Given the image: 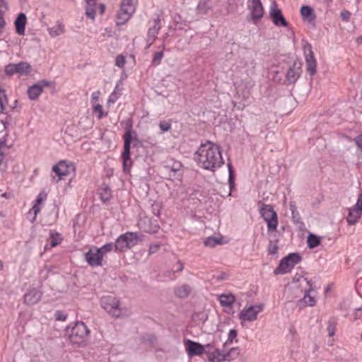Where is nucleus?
I'll list each match as a JSON object with an SVG mask.
<instances>
[{"label":"nucleus","mask_w":362,"mask_h":362,"mask_svg":"<svg viewBox=\"0 0 362 362\" xmlns=\"http://www.w3.org/2000/svg\"><path fill=\"white\" fill-rule=\"evenodd\" d=\"M7 10L5 0H0V13H4Z\"/></svg>","instance_id":"6e6d98bb"},{"label":"nucleus","mask_w":362,"mask_h":362,"mask_svg":"<svg viewBox=\"0 0 362 362\" xmlns=\"http://www.w3.org/2000/svg\"><path fill=\"white\" fill-rule=\"evenodd\" d=\"M195 159L202 168L210 170H214L223 163L218 146L210 141L201 145L196 152Z\"/></svg>","instance_id":"f257e3e1"},{"label":"nucleus","mask_w":362,"mask_h":362,"mask_svg":"<svg viewBox=\"0 0 362 362\" xmlns=\"http://www.w3.org/2000/svg\"><path fill=\"white\" fill-rule=\"evenodd\" d=\"M95 4H92L90 5L87 4L86 8V14L87 17L89 18L94 20L95 19Z\"/></svg>","instance_id":"58836bf2"},{"label":"nucleus","mask_w":362,"mask_h":362,"mask_svg":"<svg viewBox=\"0 0 362 362\" xmlns=\"http://www.w3.org/2000/svg\"><path fill=\"white\" fill-rule=\"evenodd\" d=\"M49 238L51 247L57 246L62 241V238L59 236V235L54 232H50Z\"/></svg>","instance_id":"e433bc0d"},{"label":"nucleus","mask_w":362,"mask_h":362,"mask_svg":"<svg viewBox=\"0 0 362 362\" xmlns=\"http://www.w3.org/2000/svg\"><path fill=\"white\" fill-rule=\"evenodd\" d=\"M235 300V297L231 293L221 294L219 296V302L223 307L231 306Z\"/></svg>","instance_id":"b1692460"},{"label":"nucleus","mask_w":362,"mask_h":362,"mask_svg":"<svg viewBox=\"0 0 362 362\" xmlns=\"http://www.w3.org/2000/svg\"><path fill=\"white\" fill-rule=\"evenodd\" d=\"M160 129L163 132H168L171 127V124L169 122L161 121L159 124Z\"/></svg>","instance_id":"09e8293b"},{"label":"nucleus","mask_w":362,"mask_h":362,"mask_svg":"<svg viewBox=\"0 0 362 362\" xmlns=\"http://www.w3.org/2000/svg\"><path fill=\"white\" fill-rule=\"evenodd\" d=\"M356 42H357L358 44L362 43V35H361V36H359V37L356 39Z\"/></svg>","instance_id":"69168bd1"},{"label":"nucleus","mask_w":362,"mask_h":362,"mask_svg":"<svg viewBox=\"0 0 362 362\" xmlns=\"http://www.w3.org/2000/svg\"><path fill=\"white\" fill-rule=\"evenodd\" d=\"M289 208H290V210L291 211V214H292V218H293V221L296 223H298L300 222V216L298 213V211H297V207L296 206V204L294 202H291L290 204H289Z\"/></svg>","instance_id":"72a5a7b5"},{"label":"nucleus","mask_w":362,"mask_h":362,"mask_svg":"<svg viewBox=\"0 0 362 362\" xmlns=\"http://www.w3.org/2000/svg\"><path fill=\"white\" fill-rule=\"evenodd\" d=\"M191 292V288L187 284L177 287L175 290V295L181 298L187 297Z\"/></svg>","instance_id":"a878e982"},{"label":"nucleus","mask_w":362,"mask_h":362,"mask_svg":"<svg viewBox=\"0 0 362 362\" xmlns=\"http://www.w3.org/2000/svg\"><path fill=\"white\" fill-rule=\"evenodd\" d=\"M311 290L312 288L310 286L308 290L305 291L303 298L298 301L297 306L299 309H303L306 306H314L316 304L315 298L310 294Z\"/></svg>","instance_id":"a211bd4d"},{"label":"nucleus","mask_w":362,"mask_h":362,"mask_svg":"<svg viewBox=\"0 0 362 362\" xmlns=\"http://www.w3.org/2000/svg\"><path fill=\"white\" fill-rule=\"evenodd\" d=\"M279 247L276 243L270 242L268 246L269 252L272 255H276L278 252Z\"/></svg>","instance_id":"de8ad7c7"},{"label":"nucleus","mask_w":362,"mask_h":362,"mask_svg":"<svg viewBox=\"0 0 362 362\" xmlns=\"http://www.w3.org/2000/svg\"><path fill=\"white\" fill-rule=\"evenodd\" d=\"M7 103V98L5 93V90L0 88V107L1 112L4 113L6 110V105Z\"/></svg>","instance_id":"4c0bfd02"},{"label":"nucleus","mask_w":362,"mask_h":362,"mask_svg":"<svg viewBox=\"0 0 362 362\" xmlns=\"http://www.w3.org/2000/svg\"><path fill=\"white\" fill-rule=\"evenodd\" d=\"M100 304L103 308L116 318L127 317L132 314L129 309L119 307V300L110 296L103 297L100 300Z\"/></svg>","instance_id":"f03ea898"},{"label":"nucleus","mask_w":362,"mask_h":362,"mask_svg":"<svg viewBox=\"0 0 362 362\" xmlns=\"http://www.w3.org/2000/svg\"><path fill=\"white\" fill-rule=\"evenodd\" d=\"M114 247H115L114 244L108 243V244H105L100 248H98V250L99 251V253L101 255L102 257L103 258V256L107 252H110L113 249Z\"/></svg>","instance_id":"ea45409f"},{"label":"nucleus","mask_w":362,"mask_h":362,"mask_svg":"<svg viewBox=\"0 0 362 362\" xmlns=\"http://www.w3.org/2000/svg\"><path fill=\"white\" fill-rule=\"evenodd\" d=\"M320 242L321 238L314 234H310L308 236L307 243L308 247L310 249L317 247L320 244Z\"/></svg>","instance_id":"2f4dec72"},{"label":"nucleus","mask_w":362,"mask_h":362,"mask_svg":"<svg viewBox=\"0 0 362 362\" xmlns=\"http://www.w3.org/2000/svg\"><path fill=\"white\" fill-rule=\"evenodd\" d=\"M300 14L303 18L309 21L314 20L315 17L313 8L309 6H303L300 8Z\"/></svg>","instance_id":"cd10ccee"},{"label":"nucleus","mask_w":362,"mask_h":362,"mask_svg":"<svg viewBox=\"0 0 362 362\" xmlns=\"http://www.w3.org/2000/svg\"><path fill=\"white\" fill-rule=\"evenodd\" d=\"M163 57V52L162 51L156 52L153 58L152 64L156 66L160 64Z\"/></svg>","instance_id":"c03bdc74"},{"label":"nucleus","mask_w":362,"mask_h":362,"mask_svg":"<svg viewBox=\"0 0 362 362\" xmlns=\"http://www.w3.org/2000/svg\"><path fill=\"white\" fill-rule=\"evenodd\" d=\"M150 221V219L148 218H144L142 219H140V221L138 223L139 227L142 229L146 233H155L156 230L151 228L150 227L146 226V223Z\"/></svg>","instance_id":"c9c22d12"},{"label":"nucleus","mask_w":362,"mask_h":362,"mask_svg":"<svg viewBox=\"0 0 362 362\" xmlns=\"http://www.w3.org/2000/svg\"><path fill=\"white\" fill-rule=\"evenodd\" d=\"M41 292L35 288H33L25 294L24 301L26 304L32 305L39 302L41 299Z\"/></svg>","instance_id":"aec40b11"},{"label":"nucleus","mask_w":362,"mask_h":362,"mask_svg":"<svg viewBox=\"0 0 362 362\" xmlns=\"http://www.w3.org/2000/svg\"><path fill=\"white\" fill-rule=\"evenodd\" d=\"M356 143L359 148H362V134L357 136Z\"/></svg>","instance_id":"bf43d9fd"},{"label":"nucleus","mask_w":362,"mask_h":362,"mask_svg":"<svg viewBox=\"0 0 362 362\" xmlns=\"http://www.w3.org/2000/svg\"><path fill=\"white\" fill-rule=\"evenodd\" d=\"M204 349L205 348L213 349L214 347V346L211 343L207 344L204 345Z\"/></svg>","instance_id":"680f3d73"},{"label":"nucleus","mask_w":362,"mask_h":362,"mask_svg":"<svg viewBox=\"0 0 362 362\" xmlns=\"http://www.w3.org/2000/svg\"><path fill=\"white\" fill-rule=\"evenodd\" d=\"M226 348L224 347L223 348L225 361L233 360L239 356L240 352L238 348H230L227 352H226Z\"/></svg>","instance_id":"bb28decb"},{"label":"nucleus","mask_w":362,"mask_h":362,"mask_svg":"<svg viewBox=\"0 0 362 362\" xmlns=\"http://www.w3.org/2000/svg\"><path fill=\"white\" fill-rule=\"evenodd\" d=\"M263 306L262 305H251L247 308L242 310L239 313V319L242 321L252 322L257 320V315L262 312Z\"/></svg>","instance_id":"6e6552de"},{"label":"nucleus","mask_w":362,"mask_h":362,"mask_svg":"<svg viewBox=\"0 0 362 362\" xmlns=\"http://www.w3.org/2000/svg\"><path fill=\"white\" fill-rule=\"evenodd\" d=\"M100 199L103 202H106L110 199L111 190L107 186H102L99 189Z\"/></svg>","instance_id":"7c9ffc66"},{"label":"nucleus","mask_w":362,"mask_h":362,"mask_svg":"<svg viewBox=\"0 0 362 362\" xmlns=\"http://www.w3.org/2000/svg\"><path fill=\"white\" fill-rule=\"evenodd\" d=\"M228 172H229L228 182H229V186H230V190H232V189L234 186V183H235V177H234V173H233V167L230 163H228Z\"/></svg>","instance_id":"a19ab883"},{"label":"nucleus","mask_w":362,"mask_h":362,"mask_svg":"<svg viewBox=\"0 0 362 362\" xmlns=\"http://www.w3.org/2000/svg\"><path fill=\"white\" fill-rule=\"evenodd\" d=\"M341 18L343 21H348L351 17V13L349 11H343L340 14Z\"/></svg>","instance_id":"864d4df0"},{"label":"nucleus","mask_w":362,"mask_h":362,"mask_svg":"<svg viewBox=\"0 0 362 362\" xmlns=\"http://www.w3.org/2000/svg\"><path fill=\"white\" fill-rule=\"evenodd\" d=\"M134 10V0H124L117 13L119 23H124L128 21Z\"/></svg>","instance_id":"1a4fd4ad"},{"label":"nucleus","mask_w":362,"mask_h":362,"mask_svg":"<svg viewBox=\"0 0 362 362\" xmlns=\"http://www.w3.org/2000/svg\"><path fill=\"white\" fill-rule=\"evenodd\" d=\"M118 98H119L118 93L115 90L113 91V93H112L111 95H110L107 102H108L109 104L110 103H115L117 101V100L118 99Z\"/></svg>","instance_id":"3c124183"},{"label":"nucleus","mask_w":362,"mask_h":362,"mask_svg":"<svg viewBox=\"0 0 362 362\" xmlns=\"http://www.w3.org/2000/svg\"><path fill=\"white\" fill-rule=\"evenodd\" d=\"M301 259L298 253H291L283 258L275 269V274H284L289 272Z\"/></svg>","instance_id":"20e7f679"},{"label":"nucleus","mask_w":362,"mask_h":362,"mask_svg":"<svg viewBox=\"0 0 362 362\" xmlns=\"http://www.w3.org/2000/svg\"><path fill=\"white\" fill-rule=\"evenodd\" d=\"M105 8V5H104V4H100V12H101V13H103L104 12Z\"/></svg>","instance_id":"e2e57ef3"},{"label":"nucleus","mask_w":362,"mask_h":362,"mask_svg":"<svg viewBox=\"0 0 362 362\" xmlns=\"http://www.w3.org/2000/svg\"><path fill=\"white\" fill-rule=\"evenodd\" d=\"M17 73L20 74H27L29 73L30 69V65L27 62H20L16 64V68Z\"/></svg>","instance_id":"473e14b6"},{"label":"nucleus","mask_w":362,"mask_h":362,"mask_svg":"<svg viewBox=\"0 0 362 362\" xmlns=\"http://www.w3.org/2000/svg\"><path fill=\"white\" fill-rule=\"evenodd\" d=\"M47 197V194L45 192H40L36 200H35V204L33 206L32 210L34 212V219L35 218V216L40 211V208L39 205L42 202L44 199H45Z\"/></svg>","instance_id":"c85d7f7f"},{"label":"nucleus","mask_w":362,"mask_h":362,"mask_svg":"<svg viewBox=\"0 0 362 362\" xmlns=\"http://www.w3.org/2000/svg\"><path fill=\"white\" fill-rule=\"evenodd\" d=\"M182 269H183V265H182V264L180 263V267L179 268V270L181 271V270H182Z\"/></svg>","instance_id":"774afa93"},{"label":"nucleus","mask_w":362,"mask_h":362,"mask_svg":"<svg viewBox=\"0 0 362 362\" xmlns=\"http://www.w3.org/2000/svg\"><path fill=\"white\" fill-rule=\"evenodd\" d=\"M221 238L211 236L204 240V244L206 247H214L217 245L221 244Z\"/></svg>","instance_id":"f704fd0d"},{"label":"nucleus","mask_w":362,"mask_h":362,"mask_svg":"<svg viewBox=\"0 0 362 362\" xmlns=\"http://www.w3.org/2000/svg\"><path fill=\"white\" fill-rule=\"evenodd\" d=\"M50 82L47 80L40 81L37 83H35L30 86L28 89V95L30 100H36L38 98L40 93L42 92L44 88L49 86Z\"/></svg>","instance_id":"2eb2a0df"},{"label":"nucleus","mask_w":362,"mask_h":362,"mask_svg":"<svg viewBox=\"0 0 362 362\" xmlns=\"http://www.w3.org/2000/svg\"><path fill=\"white\" fill-rule=\"evenodd\" d=\"M94 110L100 112V116H99L100 118H101L103 117V113H102L103 107H102V105H100L99 104L95 105L94 106Z\"/></svg>","instance_id":"13d9d810"},{"label":"nucleus","mask_w":362,"mask_h":362,"mask_svg":"<svg viewBox=\"0 0 362 362\" xmlns=\"http://www.w3.org/2000/svg\"><path fill=\"white\" fill-rule=\"evenodd\" d=\"M1 14L2 13H0V28H4L6 25L5 21Z\"/></svg>","instance_id":"052dcab7"},{"label":"nucleus","mask_w":362,"mask_h":362,"mask_svg":"<svg viewBox=\"0 0 362 362\" xmlns=\"http://www.w3.org/2000/svg\"><path fill=\"white\" fill-rule=\"evenodd\" d=\"M237 337V332L235 329H230L228 334V337L226 341L225 342L223 346L224 348H226V346L229 344H230L233 339Z\"/></svg>","instance_id":"79ce46f5"},{"label":"nucleus","mask_w":362,"mask_h":362,"mask_svg":"<svg viewBox=\"0 0 362 362\" xmlns=\"http://www.w3.org/2000/svg\"><path fill=\"white\" fill-rule=\"evenodd\" d=\"M90 331L83 322H76L71 328H68L67 334L73 343H79L86 337Z\"/></svg>","instance_id":"39448f33"},{"label":"nucleus","mask_w":362,"mask_h":362,"mask_svg":"<svg viewBox=\"0 0 362 362\" xmlns=\"http://www.w3.org/2000/svg\"><path fill=\"white\" fill-rule=\"evenodd\" d=\"M56 319L59 321H64L66 319V315L61 311H57L55 314Z\"/></svg>","instance_id":"5fc2aeb1"},{"label":"nucleus","mask_w":362,"mask_h":362,"mask_svg":"<svg viewBox=\"0 0 362 362\" xmlns=\"http://www.w3.org/2000/svg\"><path fill=\"white\" fill-rule=\"evenodd\" d=\"M151 208H152V211H153V213L154 214V215L158 216L160 213V204L158 203L152 204Z\"/></svg>","instance_id":"603ef678"},{"label":"nucleus","mask_w":362,"mask_h":362,"mask_svg":"<svg viewBox=\"0 0 362 362\" xmlns=\"http://www.w3.org/2000/svg\"><path fill=\"white\" fill-rule=\"evenodd\" d=\"M86 4L88 5H90L92 4H95V0H86Z\"/></svg>","instance_id":"0e129e2a"},{"label":"nucleus","mask_w":362,"mask_h":362,"mask_svg":"<svg viewBox=\"0 0 362 362\" xmlns=\"http://www.w3.org/2000/svg\"><path fill=\"white\" fill-rule=\"evenodd\" d=\"M85 259L90 266H101L103 264V257L98 250V247H92L85 254Z\"/></svg>","instance_id":"4468645a"},{"label":"nucleus","mask_w":362,"mask_h":362,"mask_svg":"<svg viewBox=\"0 0 362 362\" xmlns=\"http://www.w3.org/2000/svg\"><path fill=\"white\" fill-rule=\"evenodd\" d=\"M131 129L132 125L129 126L124 135V151L122 154V158L123 160V169L124 172L129 171L131 164L130 144L131 143H133L135 146L139 143L136 133L132 131Z\"/></svg>","instance_id":"7ed1b4c3"},{"label":"nucleus","mask_w":362,"mask_h":362,"mask_svg":"<svg viewBox=\"0 0 362 362\" xmlns=\"http://www.w3.org/2000/svg\"><path fill=\"white\" fill-rule=\"evenodd\" d=\"M26 24V16L24 13H21L15 21L16 33L23 35L25 34V28Z\"/></svg>","instance_id":"5701e85b"},{"label":"nucleus","mask_w":362,"mask_h":362,"mask_svg":"<svg viewBox=\"0 0 362 362\" xmlns=\"http://www.w3.org/2000/svg\"><path fill=\"white\" fill-rule=\"evenodd\" d=\"M16 68V64H10L7 65L5 68V73L8 75L11 76L15 73H17Z\"/></svg>","instance_id":"49530a36"},{"label":"nucleus","mask_w":362,"mask_h":362,"mask_svg":"<svg viewBox=\"0 0 362 362\" xmlns=\"http://www.w3.org/2000/svg\"><path fill=\"white\" fill-rule=\"evenodd\" d=\"M127 237V243L129 248L143 241L144 235L137 233L127 232L124 234Z\"/></svg>","instance_id":"412c9836"},{"label":"nucleus","mask_w":362,"mask_h":362,"mask_svg":"<svg viewBox=\"0 0 362 362\" xmlns=\"http://www.w3.org/2000/svg\"><path fill=\"white\" fill-rule=\"evenodd\" d=\"M185 346L187 354L190 358L195 356H201L204 353H206L204 345L190 339H187L185 341Z\"/></svg>","instance_id":"ddd939ff"},{"label":"nucleus","mask_w":362,"mask_h":362,"mask_svg":"<svg viewBox=\"0 0 362 362\" xmlns=\"http://www.w3.org/2000/svg\"><path fill=\"white\" fill-rule=\"evenodd\" d=\"M160 29V19L156 18L154 20L153 25L148 30L147 40L148 43L147 48H148L157 38V35Z\"/></svg>","instance_id":"f3484780"},{"label":"nucleus","mask_w":362,"mask_h":362,"mask_svg":"<svg viewBox=\"0 0 362 362\" xmlns=\"http://www.w3.org/2000/svg\"><path fill=\"white\" fill-rule=\"evenodd\" d=\"M269 16L275 25L279 27L288 26L287 21L283 16L281 10L276 7V4L271 7L269 11Z\"/></svg>","instance_id":"dca6fc26"},{"label":"nucleus","mask_w":362,"mask_h":362,"mask_svg":"<svg viewBox=\"0 0 362 362\" xmlns=\"http://www.w3.org/2000/svg\"><path fill=\"white\" fill-rule=\"evenodd\" d=\"M125 58L122 55H118L115 59V64L119 68H122L125 64Z\"/></svg>","instance_id":"8fccbe9b"},{"label":"nucleus","mask_w":362,"mask_h":362,"mask_svg":"<svg viewBox=\"0 0 362 362\" xmlns=\"http://www.w3.org/2000/svg\"><path fill=\"white\" fill-rule=\"evenodd\" d=\"M301 74V67L299 63L295 62L287 71L286 78L291 83H295L300 77Z\"/></svg>","instance_id":"6ab92c4d"},{"label":"nucleus","mask_w":362,"mask_h":362,"mask_svg":"<svg viewBox=\"0 0 362 362\" xmlns=\"http://www.w3.org/2000/svg\"><path fill=\"white\" fill-rule=\"evenodd\" d=\"M362 214V192L358 195L356 204L349 209L346 221L349 225H354Z\"/></svg>","instance_id":"9d476101"},{"label":"nucleus","mask_w":362,"mask_h":362,"mask_svg":"<svg viewBox=\"0 0 362 362\" xmlns=\"http://www.w3.org/2000/svg\"><path fill=\"white\" fill-rule=\"evenodd\" d=\"M335 329H336V327H335L334 322H332V320H329L328 322L327 328V330L328 332V335L329 337H333L335 334Z\"/></svg>","instance_id":"a18cd8bd"},{"label":"nucleus","mask_w":362,"mask_h":362,"mask_svg":"<svg viewBox=\"0 0 362 362\" xmlns=\"http://www.w3.org/2000/svg\"><path fill=\"white\" fill-rule=\"evenodd\" d=\"M99 95H100V92L99 91L93 93L92 95H91V100H92V102L95 103V102L98 101V98H99Z\"/></svg>","instance_id":"4d7b16f0"},{"label":"nucleus","mask_w":362,"mask_h":362,"mask_svg":"<svg viewBox=\"0 0 362 362\" xmlns=\"http://www.w3.org/2000/svg\"><path fill=\"white\" fill-rule=\"evenodd\" d=\"M114 246L116 250L124 251L127 249H129V246L127 243V237L125 235H121L115 241Z\"/></svg>","instance_id":"393cba45"},{"label":"nucleus","mask_w":362,"mask_h":362,"mask_svg":"<svg viewBox=\"0 0 362 362\" xmlns=\"http://www.w3.org/2000/svg\"><path fill=\"white\" fill-rule=\"evenodd\" d=\"M52 171L58 175L59 179L57 181L58 182L62 180L64 176L69 175L71 172L74 171V167L71 163L62 160L53 166Z\"/></svg>","instance_id":"f8f14e48"},{"label":"nucleus","mask_w":362,"mask_h":362,"mask_svg":"<svg viewBox=\"0 0 362 362\" xmlns=\"http://www.w3.org/2000/svg\"><path fill=\"white\" fill-rule=\"evenodd\" d=\"M262 217L267 223L268 230L274 231L278 225L277 214L270 205L262 204L259 209Z\"/></svg>","instance_id":"423d86ee"},{"label":"nucleus","mask_w":362,"mask_h":362,"mask_svg":"<svg viewBox=\"0 0 362 362\" xmlns=\"http://www.w3.org/2000/svg\"><path fill=\"white\" fill-rule=\"evenodd\" d=\"M250 18L255 24L264 16V9L260 0H248Z\"/></svg>","instance_id":"9b49d317"},{"label":"nucleus","mask_w":362,"mask_h":362,"mask_svg":"<svg viewBox=\"0 0 362 362\" xmlns=\"http://www.w3.org/2000/svg\"><path fill=\"white\" fill-rule=\"evenodd\" d=\"M3 124H4V128L6 129L7 128V125H8V122H3Z\"/></svg>","instance_id":"338daca9"},{"label":"nucleus","mask_w":362,"mask_h":362,"mask_svg":"<svg viewBox=\"0 0 362 362\" xmlns=\"http://www.w3.org/2000/svg\"><path fill=\"white\" fill-rule=\"evenodd\" d=\"M48 30L50 36L54 37L61 35L64 33V27L62 23H57V25L50 28Z\"/></svg>","instance_id":"c756f323"},{"label":"nucleus","mask_w":362,"mask_h":362,"mask_svg":"<svg viewBox=\"0 0 362 362\" xmlns=\"http://www.w3.org/2000/svg\"><path fill=\"white\" fill-rule=\"evenodd\" d=\"M303 49L306 62V69L310 75L313 76L316 73L317 62L314 57L312 46L308 42H304Z\"/></svg>","instance_id":"0eeeda50"},{"label":"nucleus","mask_w":362,"mask_h":362,"mask_svg":"<svg viewBox=\"0 0 362 362\" xmlns=\"http://www.w3.org/2000/svg\"><path fill=\"white\" fill-rule=\"evenodd\" d=\"M206 354L210 362L225 361L223 349H216L214 351H206Z\"/></svg>","instance_id":"4be33fe9"},{"label":"nucleus","mask_w":362,"mask_h":362,"mask_svg":"<svg viewBox=\"0 0 362 362\" xmlns=\"http://www.w3.org/2000/svg\"><path fill=\"white\" fill-rule=\"evenodd\" d=\"M160 247L161 244L159 243L151 244L148 248V255H151L158 252Z\"/></svg>","instance_id":"37998d69"}]
</instances>
